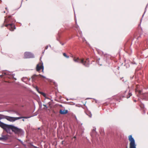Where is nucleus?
Listing matches in <instances>:
<instances>
[{"instance_id": "nucleus-1", "label": "nucleus", "mask_w": 148, "mask_h": 148, "mask_svg": "<svg viewBox=\"0 0 148 148\" xmlns=\"http://www.w3.org/2000/svg\"><path fill=\"white\" fill-rule=\"evenodd\" d=\"M15 22V20L10 16L5 18L3 25L12 31L15 29V25L12 23Z\"/></svg>"}, {"instance_id": "nucleus-2", "label": "nucleus", "mask_w": 148, "mask_h": 148, "mask_svg": "<svg viewBox=\"0 0 148 148\" xmlns=\"http://www.w3.org/2000/svg\"><path fill=\"white\" fill-rule=\"evenodd\" d=\"M73 61L82 64L85 66L88 67L89 65V61L88 58H87L85 60L84 59H80L79 58L74 57L73 59Z\"/></svg>"}, {"instance_id": "nucleus-3", "label": "nucleus", "mask_w": 148, "mask_h": 148, "mask_svg": "<svg viewBox=\"0 0 148 148\" xmlns=\"http://www.w3.org/2000/svg\"><path fill=\"white\" fill-rule=\"evenodd\" d=\"M10 129H11L12 131L16 134H19L21 133L22 131V130L21 129L18 128L12 125H9L7 129V131L6 132H8Z\"/></svg>"}, {"instance_id": "nucleus-4", "label": "nucleus", "mask_w": 148, "mask_h": 148, "mask_svg": "<svg viewBox=\"0 0 148 148\" xmlns=\"http://www.w3.org/2000/svg\"><path fill=\"white\" fill-rule=\"evenodd\" d=\"M3 118L7 120L10 121V122H14L16 120L21 119L22 118H25V119H27L29 117H26V116H22V117H10L8 116H3Z\"/></svg>"}, {"instance_id": "nucleus-5", "label": "nucleus", "mask_w": 148, "mask_h": 148, "mask_svg": "<svg viewBox=\"0 0 148 148\" xmlns=\"http://www.w3.org/2000/svg\"><path fill=\"white\" fill-rule=\"evenodd\" d=\"M128 140L130 142V148H136V145L135 144L134 140L131 135H130L128 136Z\"/></svg>"}, {"instance_id": "nucleus-6", "label": "nucleus", "mask_w": 148, "mask_h": 148, "mask_svg": "<svg viewBox=\"0 0 148 148\" xmlns=\"http://www.w3.org/2000/svg\"><path fill=\"white\" fill-rule=\"evenodd\" d=\"M36 69L37 71L38 72H39L41 69H42V72H43L44 66L43 63H42L40 62L38 64H37L36 66Z\"/></svg>"}, {"instance_id": "nucleus-7", "label": "nucleus", "mask_w": 148, "mask_h": 148, "mask_svg": "<svg viewBox=\"0 0 148 148\" xmlns=\"http://www.w3.org/2000/svg\"><path fill=\"white\" fill-rule=\"evenodd\" d=\"M2 117L0 116V120L2 119ZM9 125L5 124L0 121V127L4 129L6 131H7V129Z\"/></svg>"}, {"instance_id": "nucleus-8", "label": "nucleus", "mask_w": 148, "mask_h": 148, "mask_svg": "<svg viewBox=\"0 0 148 148\" xmlns=\"http://www.w3.org/2000/svg\"><path fill=\"white\" fill-rule=\"evenodd\" d=\"M33 55L31 53L28 52H25L24 53V58H28L33 57Z\"/></svg>"}, {"instance_id": "nucleus-9", "label": "nucleus", "mask_w": 148, "mask_h": 148, "mask_svg": "<svg viewBox=\"0 0 148 148\" xmlns=\"http://www.w3.org/2000/svg\"><path fill=\"white\" fill-rule=\"evenodd\" d=\"M132 95V94L131 92H127V91L126 90L125 91V92L124 93V95L123 97L128 98Z\"/></svg>"}, {"instance_id": "nucleus-10", "label": "nucleus", "mask_w": 148, "mask_h": 148, "mask_svg": "<svg viewBox=\"0 0 148 148\" xmlns=\"http://www.w3.org/2000/svg\"><path fill=\"white\" fill-rule=\"evenodd\" d=\"M59 112L61 114H64L67 113L68 111L67 110H60Z\"/></svg>"}, {"instance_id": "nucleus-11", "label": "nucleus", "mask_w": 148, "mask_h": 148, "mask_svg": "<svg viewBox=\"0 0 148 148\" xmlns=\"http://www.w3.org/2000/svg\"><path fill=\"white\" fill-rule=\"evenodd\" d=\"M39 76L38 75H34L32 77V81L35 82L37 79V77Z\"/></svg>"}, {"instance_id": "nucleus-12", "label": "nucleus", "mask_w": 148, "mask_h": 148, "mask_svg": "<svg viewBox=\"0 0 148 148\" xmlns=\"http://www.w3.org/2000/svg\"><path fill=\"white\" fill-rule=\"evenodd\" d=\"M63 55L66 58H69V56H67L65 53H63Z\"/></svg>"}, {"instance_id": "nucleus-13", "label": "nucleus", "mask_w": 148, "mask_h": 148, "mask_svg": "<svg viewBox=\"0 0 148 148\" xmlns=\"http://www.w3.org/2000/svg\"><path fill=\"white\" fill-rule=\"evenodd\" d=\"M6 139V137L5 136H3L2 137H0V140H5Z\"/></svg>"}, {"instance_id": "nucleus-14", "label": "nucleus", "mask_w": 148, "mask_h": 148, "mask_svg": "<svg viewBox=\"0 0 148 148\" xmlns=\"http://www.w3.org/2000/svg\"><path fill=\"white\" fill-rule=\"evenodd\" d=\"M39 93H41L42 95L44 96L45 97L46 95L45 93L43 92H39Z\"/></svg>"}, {"instance_id": "nucleus-15", "label": "nucleus", "mask_w": 148, "mask_h": 148, "mask_svg": "<svg viewBox=\"0 0 148 148\" xmlns=\"http://www.w3.org/2000/svg\"><path fill=\"white\" fill-rule=\"evenodd\" d=\"M38 75L39 76H40V77H42L44 78H46L45 77L42 75H41L40 74H39Z\"/></svg>"}, {"instance_id": "nucleus-16", "label": "nucleus", "mask_w": 148, "mask_h": 148, "mask_svg": "<svg viewBox=\"0 0 148 148\" xmlns=\"http://www.w3.org/2000/svg\"><path fill=\"white\" fill-rule=\"evenodd\" d=\"M35 88H36V90L38 92H39L38 91V87L37 86H36V87H35Z\"/></svg>"}, {"instance_id": "nucleus-17", "label": "nucleus", "mask_w": 148, "mask_h": 148, "mask_svg": "<svg viewBox=\"0 0 148 148\" xmlns=\"http://www.w3.org/2000/svg\"><path fill=\"white\" fill-rule=\"evenodd\" d=\"M76 28L78 30L79 29V26L78 25H76Z\"/></svg>"}, {"instance_id": "nucleus-18", "label": "nucleus", "mask_w": 148, "mask_h": 148, "mask_svg": "<svg viewBox=\"0 0 148 148\" xmlns=\"http://www.w3.org/2000/svg\"><path fill=\"white\" fill-rule=\"evenodd\" d=\"M48 47V46H46L45 47V49H47Z\"/></svg>"}, {"instance_id": "nucleus-19", "label": "nucleus", "mask_w": 148, "mask_h": 148, "mask_svg": "<svg viewBox=\"0 0 148 148\" xmlns=\"http://www.w3.org/2000/svg\"><path fill=\"white\" fill-rule=\"evenodd\" d=\"M117 97V96H115L114 97V99H115V98L116 97Z\"/></svg>"}, {"instance_id": "nucleus-20", "label": "nucleus", "mask_w": 148, "mask_h": 148, "mask_svg": "<svg viewBox=\"0 0 148 148\" xmlns=\"http://www.w3.org/2000/svg\"><path fill=\"white\" fill-rule=\"evenodd\" d=\"M2 2V1L1 0H0V3H1Z\"/></svg>"}, {"instance_id": "nucleus-21", "label": "nucleus", "mask_w": 148, "mask_h": 148, "mask_svg": "<svg viewBox=\"0 0 148 148\" xmlns=\"http://www.w3.org/2000/svg\"><path fill=\"white\" fill-rule=\"evenodd\" d=\"M22 120H23V121H24V119H23Z\"/></svg>"}, {"instance_id": "nucleus-22", "label": "nucleus", "mask_w": 148, "mask_h": 148, "mask_svg": "<svg viewBox=\"0 0 148 148\" xmlns=\"http://www.w3.org/2000/svg\"><path fill=\"white\" fill-rule=\"evenodd\" d=\"M3 12H4V13H5V11H3Z\"/></svg>"}, {"instance_id": "nucleus-23", "label": "nucleus", "mask_w": 148, "mask_h": 148, "mask_svg": "<svg viewBox=\"0 0 148 148\" xmlns=\"http://www.w3.org/2000/svg\"><path fill=\"white\" fill-rule=\"evenodd\" d=\"M62 45H63V44H62Z\"/></svg>"}, {"instance_id": "nucleus-24", "label": "nucleus", "mask_w": 148, "mask_h": 148, "mask_svg": "<svg viewBox=\"0 0 148 148\" xmlns=\"http://www.w3.org/2000/svg\"><path fill=\"white\" fill-rule=\"evenodd\" d=\"M90 117H91V116H90Z\"/></svg>"}, {"instance_id": "nucleus-25", "label": "nucleus", "mask_w": 148, "mask_h": 148, "mask_svg": "<svg viewBox=\"0 0 148 148\" xmlns=\"http://www.w3.org/2000/svg\"><path fill=\"white\" fill-rule=\"evenodd\" d=\"M18 140L19 141H20V140H19L18 139Z\"/></svg>"}, {"instance_id": "nucleus-26", "label": "nucleus", "mask_w": 148, "mask_h": 148, "mask_svg": "<svg viewBox=\"0 0 148 148\" xmlns=\"http://www.w3.org/2000/svg\"><path fill=\"white\" fill-rule=\"evenodd\" d=\"M139 93H140V91Z\"/></svg>"}]
</instances>
